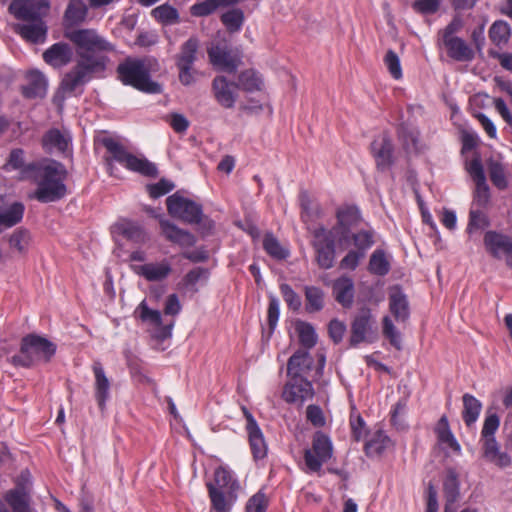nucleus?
Masks as SVG:
<instances>
[{"label": "nucleus", "mask_w": 512, "mask_h": 512, "mask_svg": "<svg viewBox=\"0 0 512 512\" xmlns=\"http://www.w3.org/2000/svg\"><path fill=\"white\" fill-rule=\"evenodd\" d=\"M245 20L244 12L239 8L228 10L221 15V22L230 33L241 30Z\"/></svg>", "instance_id": "nucleus-46"}, {"label": "nucleus", "mask_w": 512, "mask_h": 512, "mask_svg": "<svg viewBox=\"0 0 512 512\" xmlns=\"http://www.w3.org/2000/svg\"><path fill=\"white\" fill-rule=\"evenodd\" d=\"M219 7H221L219 0H205L194 4L190 12L193 16L204 17L212 14Z\"/></svg>", "instance_id": "nucleus-55"}, {"label": "nucleus", "mask_w": 512, "mask_h": 512, "mask_svg": "<svg viewBox=\"0 0 512 512\" xmlns=\"http://www.w3.org/2000/svg\"><path fill=\"white\" fill-rule=\"evenodd\" d=\"M212 93L216 102L225 109H232L237 100V84L228 81L223 75H218L212 80Z\"/></svg>", "instance_id": "nucleus-19"}, {"label": "nucleus", "mask_w": 512, "mask_h": 512, "mask_svg": "<svg viewBox=\"0 0 512 512\" xmlns=\"http://www.w3.org/2000/svg\"><path fill=\"white\" fill-rule=\"evenodd\" d=\"M133 271L149 282L165 280L172 272V266L167 260L158 263H146L133 266Z\"/></svg>", "instance_id": "nucleus-24"}, {"label": "nucleus", "mask_w": 512, "mask_h": 512, "mask_svg": "<svg viewBox=\"0 0 512 512\" xmlns=\"http://www.w3.org/2000/svg\"><path fill=\"white\" fill-rule=\"evenodd\" d=\"M215 486L218 489L227 490L228 497L232 498L233 493L239 488V484L233 479L230 471L223 467H219L214 473Z\"/></svg>", "instance_id": "nucleus-43"}, {"label": "nucleus", "mask_w": 512, "mask_h": 512, "mask_svg": "<svg viewBox=\"0 0 512 512\" xmlns=\"http://www.w3.org/2000/svg\"><path fill=\"white\" fill-rule=\"evenodd\" d=\"M198 50V38L190 37L181 45L179 53L175 55L178 78L184 86H190L196 81L197 70L193 66L197 60Z\"/></svg>", "instance_id": "nucleus-8"}, {"label": "nucleus", "mask_w": 512, "mask_h": 512, "mask_svg": "<svg viewBox=\"0 0 512 512\" xmlns=\"http://www.w3.org/2000/svg\"><path fill=\"white\" fill-rule=\"evenodd\" d=\"M335 299L343 307H351L354 299V283L348 277H342L335 281L333 286Z\"/></svg>", "instance_id": "nucleus-34"}, {"label": "nucleus", "mask_w": 512, "mask_h": 512, "mask_svg": "<svg viewBox=\"0 0 512 512\" xmlns=\"http://www.w3.org/2000/svg\"><path fill=\"white\" fill-rule=\"evenodd\" d=\"M345 331L346 325L338 319H332L328 324L329 337L335 344L342 341Z\"/></svg>", "instance_id": "nucleus-64"}, {"label": "nucleus", "mask_w": 512, "mask_h": 512, "mask_svg": "<svg viewBox=\"0 0 512 512\" xmlns=\"http://www.w3.org/2000/svg\"><path fill=\"white\" fill-rule=\"evenodd\" d=\"M92 370L95 376V398L101 411L105 410L106 401L109 399L110 381L99 361H94Z\"/></svg>", "instance_id": "nucleus-27"}, {"label": "nucleus", "mask_w": 512, "mask_h": 512, "mask_svg": "<svg viewBox=\"0 0 512 512\" xmlns=\"http://www.w3.org/2000/svg\"><path fill=\"white\" fill-rule=\"evenodd\" d=\"M28 472H22L15 487L5 491L0 498V512H34L32 491L27 483Z\"/></svg>", "instance_id": "nucleus-6"}, {"label": "nucleus", "mask_w": 512, "mask_h": 512, "mask_svg": "<svg viewBox=\"0 0 512 512\" xmlns=\"http://www.w3.org/2000/svg\"><path fill=\"white\" fill-rule=\"evenodd\" d=\"M483 457L494 465L505 468L511 465V457L507 452L500 450V445L495 438L482 442Z\"/></svg>", "instance_id": "nucleus-29"}, {"label": "nucleus", "mask_w": 512, "mask_h": 512, "mask_svg": "<svg viewBox=\"0 0 512 512\" xmlns=\"http://www.w3.org/2000/svg\"><path fill=\"white\" fill-rule=\"evenodd\" d=\"M383 335L389 340L390 344L397 350L402 349L401 336L394 326L389 316L383 317Z\"/></svg>", "instance_id": "nucleus-53"}, {"label": "nucleus", "mask_w": 512, "mask_h": 512, "mask_svg": "<svg viewBox=\"0 0 512 512\" xmlns=\"http://www.w3.org/2000/svg\"><path fill=\"white\" fill-rule=\"evenodd\" d=\"M369 271L378 276H385L390 271V264L383 250L377 249L370 256Z\"/></svg>", "instance_id": "nucleus-49"}, {"label": "nucleus", "mask_w": 512, "mask_h": 512, "mask_svg": "<svg viewBox=\"0 0 512 512\" xmlns=\"http://www.w3.org/2000/svg\"><path fill=\"white\" fill-rule=\"evenodd\" d=\"M371 153L379 171L388 170L394 163L393 143L388 134L383 133L376 137L370 145Z\"/></svg>", "instance_id": "nucleus-16"}, {"label": "nucleus", "mask_w": 512, "mask_h": 512, "mask_svg": "<svg viewBox=\"0 0 512 512\" xmlns=\"http://www.w3.org/2000/svg\"><path fill=\"white\" fill-rule=\"evenodd\" d=\"M373 232L368 230H362L352 235L354 245L357 247V251L364 252L374 244Z\"/></svg>", "instance_id": "nucleus-58"}, {"label": "nucleus", "mask_w": 512, "mask_h": 512, "mask_svg": "<svg viewBox=\"0 0 512 512\" xmlns=\"http://www.w3.org/2000/svg\"><path fill=\"white\" fill-rule=\"evenodd\" d=\"M251 428L247 429L249 443L253 457L255 459H263L267 455V445L264 436L258 424H254L251 420Z\"/></svg>", "instance_id": "nucleus-38"}, {"label": "nucleus", "mask_w": 512, "mask_h": 512, "mask_svg": "<svg viewBox=\"0 0 512 512\" xmlns=\"http://www.w3.org/2000/svg\"><path fill=\"white\" fill-rule=\"evenodd\" d=\"M30 233L24 229H17L10 236L9 244L12 248L16 249L20 253L27 250L30 243Z\"/></svg>", "instance_id": "nucleus-54"}, {"label": "nucleus", "mask_w": 512, "mask_h": 512, "mask_svg": "<svg viewBox=\"0 0 512 512\" xmlns=\"http://www.w3.org/2000/svg\"><path fill=\"white\" fill-rule=\"evenodd\" d=\"M139 317L144 322H149L155 327L159 328L157 337L166 339L171 336L174 323L162 324V316L158 310L150 309L145 300H143L137 307Z\"/></svg>", "instance_id": "nucleus-25"}, {"label": "nucleus", "mask_w": 512, "mask_h": 512, "mask_svg": "<svg viewBox=\"0 0 512 512\" xmlns=\"http://www.w3.org/2000/svg\"><path fill=\"white\" fill-rule=\"evenodd\" d=\"M336 216L337 226L331 232L346 241L350 238L351 229L361 221L360 211L356 206L346 205L338 209Z\"/></svg>", "instance_id": "nucleus-18"}, {"label": "nucleus", "mask_w": 512, "mask_h": 512, "mask_svg": "<svg viewBox=\"0 0 512 512\" xmlns=\"http://www.w3.org/2000/svg\"><path fill=\"white\" fill-rule=\"evenodd\" d=\"M263 248L269 256L277 260H284L289 256V251L282 247L278 239L272 233H267L264 236Z\"/></svg>", "instance_id": "nucleus-47"}, {"label": "nucleus", "mask_w": 512, "mask_h": 512, "mask_svg": "<svg viewBox=\"0 0 512 512\" xmlns=\"http://www.w3.org/2000/svg\"><path fill=\"white\" fill-rule=\"evenodd\" d=\"M377 337L376 320L368 307H363L351 322L349 343L352 347L373 342Z\"/></svg>", "instance_id": "nucleus-9"}, {"label": "nucleus", "mask_w": 512, "mask_h": 512, "mask_svg": "<svg viewBox=\"0 0 512 512\" xmlns=\"http://www.w3.org/2000/svg\"><path fill=\"white\" fill-rule=\"evenodd\" d=\"M210 64L219 71L235 73L242 64V55L237 48L231 47L226 41L212 42L207 48Z\"/></svg>", "instance_id": "nucleus-7"}, {"label": "nucleus", "mask_w": 512, "mask_h": 512, "mask_svg": "<svg viewBox=\"0 0 512 512\" xmlns=\"http://www.w3.org/2000/svg\"><path fill=\"white\" fill-rule=\"evenodd\" d=\"M28 22L27 24H16L15 31L32 43L43 42L47 35V25L44 20Z\"/></svg>", "instance_id": "nucleus-30"}, {"label": "nucleus", "mask_w": 512, "mask_h": 512, "mask_svg": "<svg viewBox=\"0 0 512 512\" xmlns=\"http://www.w3.org/2000/svg\"><path fill=\"white\" fill-rule=\"evenodd\" d=\"M314 359L306 350H297L288 360L287 374L296 379L307 378L308 372L312 369Z\"/></svg>", "instance_id": "nucleus-23"}, {"label": "nucleus", "mask_w": 512, "mask_h": 512, "mask_svg": "<svg viewBox=\"0 0 512 512\" xmlns=\"http://www.w3.org/2000/svg\"><path fill=\"white\" fill-rule=\"evenodd\" d=\"M56 346L44 337L27 335L22 339L19 354L11 357L14 366L31 367L36 361H49L55 354Z\"/></svg>", "instance_id": "nucleus-4"}, {"label": "nucleus", "mask_w": 512, "mask_h": 512, "mask_svg": "<svg viewBox=\"0 0 512 512\" xmlns=\"http://www.w3.org/2000/svg\"><path fill=\"white\" fill-rule=\"evenodd\" d=\"M18 20H43L50 10V0H13L8 8Z\"/></svg>", "instance_id": "nucleus-14"}, {"label": "nucleus", "mask_w": 512, "mask_h": 512, "mask_svg": "<svg viewBox=\"0 0 512 512\" xmlns=\"http://www.w3.org/2000/svg\"><path fill=\"white\" fill-rule=\"evenodd\" d=\"M148 192L150 197L159 198L174 189V184L166 179H161L159 182L148 185Z\"/></svg>", "instance_id": "nucleus-62"}, {"label": "nucleus", "mask_w": 512, "mask_h": 512, "mask_svg": "<svg viewBox=\"0 0 512 512\" xmlns=\"http://www.w3.org/2000/svg\"><path fill=\"white\" fill-rule=\"evenodd\" d=\"M295 330L298 334L299 342L304 348L311 349L316 345L317 334L310 323L298 320L295 323Z\"/></svg>", "instance_id": "nucleus-42"}, {"label": "nucleus", "mask_w": 512, "mask_h": 512, "mask_svg": "<svg viewBox=\"0 0 512 512\" xmlns=\"http://www.w3.org/2000/svg\"><path fill=\"white\" fill-rule=\"evenodd\" d=\"M333 446L330 438L322 431H316L312 438V447L304 452V461L312 472H319L322 465L331 459Z\"/></svg>", "instance_id": "nucleus-10"}, {"label": "nucleus", "mask_w": 512, "mask_h": 512, "mask_svg": "<svg viewBox=\"0 0 512 512\" xmlns=\"http://www.w3.org/2000/svg\"><path fill=\"white\" fill-rule=\"evenodd\" d=\"M117 233L134 243H145L148 240L144 229L136 222L122 219L114 225Z\"/></svg>", "instance_id": "nucleus-33"}, {"label": "nucleus", "mask_w": 512, "mask_h": 512, "mask_svg": "<svg viewBox=\"0 0 512 512\" xmlns=\"http://www.w3.org/2000/svg\"><path fill=\"white\" fill-rule=\"evenodd\" d=\"M483 243L486 251L496 259L506 255V265L512 267V237L501 232L489 230L485 233Z\"/></svg>", "instance_id": "nucleus-15"}, {"label": "nucleus", "mask_w": 512, "mask_h": 512, "mask_svg": "<svg viewBox=\"0 0 512 512\" xmlns=\"http://www.w3.org/2000/svg\"><path fill=\"white\" fill-rule=\"evenodd\" d=\"M281 294L288 307L294 311L300 309L302 302L300 296L286 283L280 285Z\"/></svg>", "instance_id": "nucleus-56"}, {"label": "nucleus", "mask_w": 512, "mask_h": 512, "mask_svg": "<svg viewBox=\"0 0 512 512\" xmlns=\"http://www.w3.org/2000/svg\"><path fill=\"white\" fill-rule=\"evenodd\" d=\"M69 138L57 128L48 130L42 138V145L46 151L57 150L65 152L68 148Z\"/></svg>", "instance_id": "nucleus-36"}, {"label": "nucleus", "mask_w": 512, "mask_h": 512, "mask_svg": "<svg viewBox=\"0 0 512 512\" xmlns=\"http://www.w3.org/2000/svg\"><path fill=\"white\" fill-rule=\"evenodd\" d=\"M162 234L167 240L182 247H191L196 243V238L190 232L180 229L168 220H160Z\"/></svg>", "instance_id": "nucleus-28"}, {"label": "nucleus", "mask_w": 512, "mask_h": 512, "mask_svg": "<svg viewBox=\"0 0 512 512\" xmlns=\"http://www.w3.org/2000/svg\"><path fill=\"white\" fill-rule=\"evenodd\" d=\"M511 36L510 25L503 20L495 21L489 29V38L497 46L505 45Z\"/></svg>", "instance_id": "nucleus-44"}, {"label": "nucleus", "mask_w": 512, "mask_h": 512, "mask_svg": "<svg viewBox=\"0 0 512 512\" xmlns=\"http://www.w3.org/2000/svg\"><path fill=\"white\" fill-rule=\"evenodd\" d=\"M389 310L398 323H406L410 317L407 296L399 286H394L390 289Z\"/></svg>", "instance_id": "nucleus-21"}, {"label": "nucleus", "mask_w": 512, "mask_h": 512, "mask_svg": "<svg viewBox=\"0 0 512 512\" xmlns=\"http://www.w3.org/2000/svg\"><path fill=\"white\" fill-rule=\"evenodd\" d=\"M76 49L78 60L63 76L54 97L78 96L84 92L85 85L94 75L106 70L109 58L106 53L114 52L115 46L101 36L95 29L81 28L64 31Z\"/></svg>", "instance_id": "nucleus-1"}, {"label": "nucleus", "mask_w": 512, "mask_h": 512, "mask_svg": "<svg viewBox=\"0 0 512 512\" xmlns=\"http://www.w3.org/2000/svg\"><path fill=\"white\" fill-rule=\"evenodd\" d=\"M443 44L447 48L448 56L453 60L459 62H469L474 59V51L460 37H455V39H448Z\"/></svg>", "instance_id": "nucleus-32"}, {"label": "nucleus", "mask_w": 512, "mask_h": 512, "mask_svg": "<svg viewBox=\"0 0 512 512\" xmlns=\"http://www.w3.org/2000/svg\"><path fill=\"white\" fill-rule=\"evenodd\" d=\"M443 492L446 500L445 512H454L452 505L460 496V483L457 472L449 468L443 482Z\"/></svg>", "instance_id": "nucleus-31"}, {"label": "nucleus", "mask_w": 512, "mask_h": 512, "mask_svg": "<svg viewBox=\"0 0 512 512\" xmlns=\"http://www.w3.org/2000/svg\"><path fill=\"white\" fill-rule=\"evenodd\" d=\"M119 79L125 85H130L145 93H160L161 86L150 78V73L141 60L127 59L117 67Z\"/></svg>", "instance_id": "nucleus-5"}, {"label": "nucleus", "mask_w": 512, "mask_h": 512, "mask_svg": "<svg viewBox=\"0 0 512 512\" xmlns=\"http://www.w3.org/2000/svg\"><path fill=\"white\" fill-rule=\"evenodd\" d=\"M101 143L110 154V156H107L104 159L107 171L111 176H115V166L113 161H116L125 166L128 170L137 172L143 176H157L158 170L154 163L148 161L146 158H140L128 152L125 147L115 139L105 137L101 140Z\"/></svg>", "instance_id": "nucleus-3"}, {"label": "nucleus", "mask_w": 512, "mask_h": 512, "mask_svg": "<svg viewBox=\"0 0 512 512\" xmlns=\"http://www.w3.org/2000/svg\"><path fill=\"white\" fill-rule=\"evenodd\" d=\"M306 418L315 427H323L326 423L323 411L318 405L311 404L307 407Z\"/></svg>", "instance_id": "nucleus-63"}, {"label": "nucleus", "mask_w": 512, "mask_h": 512, "mask_svg": "<svg viewBox=\"0 0 512 512\" xmlns=\"http://www.w3.org/2000/svg\"><path fill=\"white\" fill-rule=\"evenodd\" d=\"M391 440L383 432L377 431L373 437L366 442L365 452L368 456L380 455L390 445Z\"/></svg>", "instance_id": "nucleus-48"}, {"label": "nucleus", "mask_w": 512, "mask_h": 512, "mask_svg": "<svg viewBox=\"0 0 512 512\" xmlns=\"http://www.w3.org/2000/svg\"><path fill=\"white\" fill-rule=\"evenodd\" d=\"M237 88L246 92L260 91L263 85L261 76L253 69L242 71L238 75Z\"/></svg>", "instance_id": "nucleus-41"}, {"label": "nucleus", "mask_w": 512, "mask_h": 512, "mask_svg": "<svg viewBox=\"0 0 512 512\" xmlns=\"http://www.w3.org/2000/svg\"><path fill=\"white\" fill-rule=\"evenodd\" d=\"M322 215L321 207L318 204H314L308 196L301 198V219L303 222H314Z\"/></svg>", "instance_id": "nucleus-52"}, {"label": "nucleus", "mask_w": 512, "mask_h": 512, "mask_svg": "<svg viewBox=\"0 0 512 512\" xmlns=\"http://www.w3.org/2000/svg\"><path fill=\"white\" fill-rule=\"evenodd\" d=\"M499 425L500 419L496 414L487 415L481 431V441L483 442L490 438H495L494 434L498 430Z\"/></svg>", "instance_id": "nucleus-59"}, {"label": "nucleus", "mask_w": 512, "mask_h": 512, "mask_svg": "<svg viewBox=\"0 0 512 512\" xmlns=\"http://www.w3.org/2000/svg\"><path fill=\"white\" fill-rule=\"evenodd\" d=\"M26 170H35L37 175V189L34 197L41 203L56 202L64 198L67 194L65 180L68 175L66 167L58 162L38 166L35 163L27 165Z\"/></svg>", "instance_id": "nucleus-2"}, {"label": "nucleus", "mask_w": 512, "mask_h": 512, "mask_svg": "<svg viewBox=\"0 0 512 512\" xmlns=\"http://www.w3.org/2000/svg\"><path fill=\"white\" fill-rule=\"evenodd\" d=\"M207 488L213 508L217 512H226L228 510L226 502L227 490L218 489L213 483H207Z\"/></svg>", "instance_id": "nucleus-51"}, {"label": "nucleus", "mask_w": 512, "mask_h": 512, "mask_svg": "<svg viewBox=\"0 0 512 512\" xmlns=\"http://www.w3.org/2000/svg\"><path fill=\"white\" fill-rule=\"evenodd\" d=\"M466 169L475 184L472 207L487 208L491 200V192L480 157L472 158Z\"/></svg>", "instance_id": "nucleus-11"}, {"label": "nucleus", "mask_w": 512, "mask_h": 512, "mask_svg": "<svg viewBox=\"0 0 512 512\" xmlns=\"http://www.w3.org/2000/svg\"><path fill=\"white\" fill-rule=\"evenodd\" d=\"M87 15L88 7L83 0H69L63 16L65 31H71V28L85 22Z\"/></svg>", "instance_id": "nucleus-26"}, {"label": "nucleus", "mask_w": 512, "mask_h": 512, "mask_svg": "<svg viewBox=\"0 0 512 512\" xmlns=\"http://www.w3.org/2000/svg\"><path fill=\"white\" fill-rule=\"evenodd\" d=\"M487 169L492 184L498 190H506L509 186V180L505 166L501 162L490 158L487 160Z\"/></svg>", "instance_id": "nucleus-37"}, {"label": "nucleus", "mask_w": 512, "mask_h": 512, "mask_svg": "<svg viewBox=\"0 0 512 512\" xmlns=\"http://www.w3.org/2000/svg\"><path fill=\"white\" fill-rule=\"evenodd\" d=\"M26 83L21 87L23 97L27 99L44 98L47 94L48 81L39 70H30L25 75Z\"/></svg>", "instance_id": "nucleus-20"}, {"label": "nucleus", "mask_w": 512, "mask_h": 512, "mask_svg": "<svg viewBox=\"0 0 512 512\" xmlns=\"http://www.w3.org/2000/svg\"><path fill=\"white\" fill-rule=\"evenodd\" d=\"M167 210L173 217L180 218L190 224L201 222L203 212L202 206L188 198L175 193L166 199Z\"/></svg>", "instance_id": "nucleus-12"}, {"label": "nucleus", "mask_w": 512, "mask_h": 512, "mask_svg": "<svg viewBox=\"0 0 512 512\" xmlns=\"http://www.w3.org/2000/svg\"><path fill=\"white\" fill-rule=\"evenodd\" d=\"M43 60L53 68H61L72 61L73 50L66 42H57L44 51Z\"/></svg>", "instance_id": "nucleus-22"}, {"label": "nucleus", "mask_w": 512, "mask_h": 512, "mask_svg": "<svg viewBox=\"0 0 512 512\" xmlns=\"http://www.w3.org/2000/svg\"><path fill=\"white\" fill-rule=\"evenodd\" d=\"M384 63L393 78L400 79L402 77L400 59L393 50L387 51L384 57Z\"/></svg>", "instance_id": "nucleus-60"}, {"label": "nucleus", "mask_w": 512, "mask_h": 512, "mask_svg": "<svg viewBox=\"0 0 512 512\" xmlns=\"http://www.w3.org/2000/svg\"><path fill=\"white\" fill-rule=\"evenodd\" d=\"M463 400V411L462 418L467 426H471L474 424L481 412L482 404L481 402L471 394H464L462 397Z\"/></svg>", "instance_id": "nucleus-39"}, {"label": "nucleus", "mask_w": 512, "mask_h": 512, "mask_svg": "<svg viewBox=\"0 0 512 512\" xmlns=\"http://www.w3.org/2000/svg\"><path fill=\"white\" fill-rule=\"evenodd\" d=\"M305 310L307 313H316L324 307V291L316 286H305Z\"/></svg>", "instance_id": "nucleus-40"}, {"label": "nucleus", "mask_w": 512, "mask_h": 512, "mask_svg": "<svg viewBox=\"0 0 512 512\" xmlns=\"http://www.w3.org/2000/svg\"><path fill=\"white\" fill-rule=\"evenodd\" d=\"M268 498L261 490L253 495L246 504V512H266Z\"/></svg>", "instance_id": "nucleus-57"}, {"label": "nucleus", "mask_w": 512, "mask_h": 512, "mask_svg": "<svg viewBox=\"0 0 512 512\" xmlns=\"http://www.w3.org/2000/svg\"><path fill=\"white\" fill-rule=\"evenodd\" d=\"M482 208L474 209L472 207L469 212V222L467 225V232L472 234L476 230L485 229L489 227L490 221Z\"/></svg>", "instance_id": "nucleus-50"}, {"label": "nucleus", "mask_w": 512, "mask_h": 512, "mask_svg": "<svg viewBox=\"0 0 512 512\" xmlns=\"http://www.w3.org/2000/svg\"><path fill=\"white\" fill-rule=\"evenodd\" d=\"M151 15L163 25H172L180 21L177 9L169 4H163L154 8Z\"/></svg>", "instance_id": "nucleus-45"}, {"label": "nucleus", "mask_w": 512, "mask_h": 512, "mask_svg": "<svg viewBox=\"0 0 512 512\" xmlns=\"http://www.w3.org/2000/svg\"><path fill=\"white\" fill-rule=\"evenodd\" d=\"M24 214V205L21 202H15L8 208H0V233L5 229L18 224Z\"/></svg>", "instance_id": "nucleus-35"}, {"label": "nucleus", "mask_w": 512, "mask_h": 512, "mask_svg": "<svg viewBox=\"0 0 512 512\" xmlns=\"http://www.w3.org/2000/svg\"><path fill=\"white\" fill-rule=\"evenodd\" d=\"M312 246L316 252V261L320 268L330 269L335 259V243L332 232H328L323 226L313 232Z\"/></svg>", "instance_id": "nucleus-13"}, {"label": "nucleus", "mask_w": 512, "mask_h": 512, "mask_svg": "<svg viewBox=\"0 0 512 512\" xmlns=\"http://www.w3.org/2000/svg\"><path fill=\"white\" fill-rule=\"evenodd\" d=\"M314 389L311 381L307 378H293L284 386L282 397L287 403H298L302 405L305 401L312 399Z\"/></svg>", "instance_id": "nucleus-17"}, {"label": "nucleus", "mask_w": 512, "mask_h": 512, "mask_svg": "<svg viewBox=\"0 0 512 512\" xmlns=\"http://www.w3.org/2000/svg\"><path fill=\"white\" fill-rule=\"evenodd\" d=\"M279 314H280L279 300L275 296H270L268 311H267V320H268V326H269L270 333H272L277 326Z\"/></svg>", "instance_id": "nucleus-61"}]
</instances>
